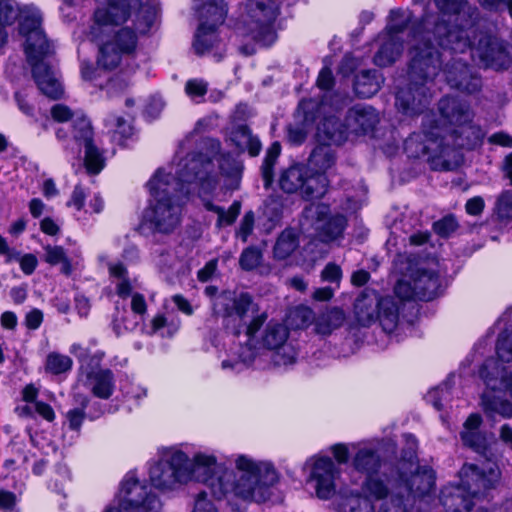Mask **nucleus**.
Returning <instances> with one entry per match:
<instances>
[{
	"mask_svg": "<svg viewBox=\"0 0 512 512\" xmlns=\"http://www.w3.org/2000/svg\"><path fill=\"white\" fill-rule=\"evenodd\" d=\"M481 423L482 418L479 414H471L463 424L460 438L464 446L479 454H484L488 447V441L486 434L480 431Z\"/></svg>",
	"mask_w": 512,
	"mask_h": 512,
	"instance_id": "30",
	"label": "nucleus"
},
{
	"mask_svg": "<svg viewBox=\"0 0 512 512\" xmlns=\"http://www.w3.org/2000/svg\"><path fill=\"white\" fill-rule=\"evenodd\" d=\"M394 293V297L401 303L404 300L417 299L416 289L415 285L413 284L412 276L410 277L409 280H399L394 287Z\"/></svg>",
	"mask_w": 512,
	"mask_h": 512,
	"instance_id": "51",
	"label": "nucleus"
},
{
	"mask_svg": "<svg viewBox=\"0 0 512 512\" xmlns=\"http://www.w3.org/2000/svg\"><path fill=\"white\" fill-rule=\"evenodd\" d=\"M389 23L386 27L390 37H397L398 34L404 32L412 22V13L402 9H393L389 14Z\"/></svg>",
	"mask_w": 512,
	"mask_h": 512,
	"instance_id": "44",
	"label": "nucleus"
},
{
	"mask_svg": "<svg viewBox=\"0 0 512 512\" xmlns=\"http://www.w3.org/2000/svg\"><path fill=\"white\" fill-rule=\"evenodd\" d=\"M235 465L237 473L218 463L213 454L197 452L191 460L186 455L185 470L189 474L188 481L204 483L217 499L232 494L243 500H268L271 496V487L278 479L272 464L239 455Z\"/></svg>",
	"mask_w": 512,
	"mask_h": 512,
	"instance_id": "3",
	"label": "nucleus"
},
{
	"mask_svg": "<svg viewBox=\"0 0 512 512\" xmlns=\"http://www.w3.org/2000/svg\"><path fill=\"white\" fill-rule=\"evenodd\" d=\"M336 122L334 115L325 117L319 131L325 134L330 143L340 145L349 134L365 135L372 132L379 122V115L373 107L357 104L348 110L345 124H339L337 130H329L330 124Z\"/></svg>",
	"mask_w": 512,
	"mask_h": 512,
	"instance_id": "11",
	"label": "nucleus"
},
{
	"mask_svg": "<svg viewBox=\"0 0 512 512\" xmlns=\"http://www.w3.org/2000/svg\"><path fill=\"white\" fill-rule=\"evenodd\" d=\"M106 126L115 129V132L123 137H129L132 134V127L122 117L110 115L106 120Z\"/></svg>",
	"mask_w": 512,
	"mask_h": 512,
	"instance_id": "62",
	"label": "nucleus"
},
{
	"mask_svg": "<svg viewBox=\"0 0 512 512\" xmlns=\"http://www.w3.org/2000/svg\"><path fill=\"white\" fill-rule=\"evenodd\" d=\"M266 320L267 314L265 312L254 316L248 325H246V321L244 320L241 329L246 326L248 341L244 345L238 344L231 349L229 358L221 362L223 370H231L238 373L251 365L260 369L266 368L268 353L261 347L257 348L253 344L255 335Z\"/></svg>",
	"mask_w": 512,
	"mask_h": 512,
	"instance_id": "12",
	"label": "nucleus"
},
{
	"mask_svg": "<svg viewBox=\"0 0 512 512\" xmlns=\"http://www.w3.org/2000/svg\"><path fill=\"white\" fill-rule=\"evenodd\" d=\"M326 105L327 103L324 100L320 104L313 99L302 100L298 105V113L303 114V121L305 123H312L317 118L314 110L317 109V112L325 111Z\"/></svg>",
	"mask_w": 512,
	"mask_h": 512,
	"instance_id": "49",
	"label": "nucleus"
},
{
	"mask_svg": "<svg viewBox=\"0 0 512 512\" xmlns=\"http://www.w3.org/2000/svg\"><path fill=\"white\" fill-rule=\"evenodd\" d=\"M193 512H218L213 502L207 498V493L202 491L198 493Z\"/></svg>",
	"mask_w": 512,
	"mask_h": 512,
	"instance_id": "64",
	"label": "nucleus"
},
{
	"mask_svg": "<svg viewBox=\"0 0 512 512\" xmlns=\"http://www.w3.org/2000/svg\"><path fill=\"white\" fill-rule=\"evenodd\" d=\"M457 222L453 216H447L434 223V231L441 237H448L457 229Z\"/></svg>",
	"mask_w": 512,
	"mask_h": 512,
	"instance_id": "60",
	"label": "nucleus"
},
{
	"mask_svg": "<svg viewBox=\"0 0 512 512\" xmlns=\"http://www.w3.org/2000/svg\"><path fill=\"white\" fill-rule=\"evenodd\" d=\"M109 272L112 277L117 279V295L123 299L131 297L132 312L135 315L139 316V318H142L147 309L146 301L142 294L138 292L133 293L132 285L129 279L127 278L126 267L120 262L110 263Z\"/></svg>",
	"mask_w": 512,
	"mask_h": 512,
	"instance_id": "27",
	"label": "nucleus"
},
{
	"mask_svg": "<svg viewBox=\"0 0 512 512\" xmlns=\"http://www.w3.org/2000/svg\"><path fill=\"white\" fill-rule=\"evenodd\" d=\"M72 368V359L57 352L48 354L46 358V370L52 374L58 375L65 373Z\"/></svg>",
	"mask_w": 512,
	"mask_h": 512,
	"instance_id": "47",
	"label": "nucleus"
},
{
	"mask_svg": "<svg viewBox=\"0 0 512 512\" xmlns=\"http://www.w3.org/2000/svg\"><path fill=\"white\" fill-rule=\"evenodd\" d=\"M211 163L195 157L179 161L169 172L158 169L147 183L151 200L145 209L143 221L162 234L173 232L181 221V199L192 192V186L201 188V194H211L217 179L211 174Z\"/></svg>",
	"mask_w": 512,
	"mask_h": 512,
	"instance_id": "2",
	"label": "nucleus"
},
{
	"mask_svg": "<svg viewBox=\"0 0 512 512\" xmlns=\"http://www.w3.org/2000/svg\"><path fill=\"white\" fill-rule=\"evenodd\" d=\"M345 321V313L339 308H330L321 312L315 318V332L320 335H330L340 328Z\"/></svg>",
	"mask_w": 512,
	"mask_h": 512,
	"instance_id": "38",
	"label": "nucleus"
},
{
	"mask_svg": "<svg viewBox=\"0 0 512 512\" xmlns=\"http://www.w3.org/2000/svg\"><path fill=\"white\" fill-rule=\"evenodd\" d=\"M289 329L283 323L270 321L260 334L259 342L275 367H287L296 362L297 351L288 342Z\"/></svg>",
	"mask_w": 512,
	"mask_h": 512,
	"instance_id": "17",
	"label": "nucleus"
},
{
	"mask_svg": "<svg viewBox=\"0 0 512 512\" xmlns=\"http://www.w3.org/2000/svg\"><path fill=\"white\" fill-rule=\"evenodd\" d=\"M159 7L142 0H107L93 14L88 32L98 45V64L118 67L125 58L134 56L141 36L155 26Z\"/></svg>",
	"mask_w": 512,
	"mask_h": 512,
	"instance_id": "1",
	"label": "nucleus"
},
{
	"mask_svg": "<svg viewBox=\"0 0 512 512\" xmlns=\"http://www.w3.org/2000/svg\"><path fill=\"white\" fill-rule=\"evenodd\" d=\"M372 510L369 499L359 495L347 498L344 504V512H372Z\"/></svg>",
	"mask_w": 512,
	"mask_h": 512,
	"instance_id": "55",
	"label": "nucleus"
},
{
	"mask_svg": "<svg viewBox=\"0 0 512 512\" xmlns=\"http://www.w3.org/2000/svg\"><path fill=\"white\" fill-rule=\"evenodd\" d=\"M204 292L212 299L214 315L222 317L226 328H231L236 335L240 333L248 314L257 311V304L247 292L225 290L218 293L215 286H207Z\"/></svg>",
	"mask_w": 512,
	"mask_h": 512,
	"instance_id": "10",
	"label": "nucleus"
},
{
	"mask_svg": "<svg viewBox=\"0 0 512 512\" xmlns=\"http://www.w3.org/2000/svg\"><path fill=\"white\" fill-rule=\"evenodd\" d=\"M408 449L402 451L390 484L389 495L394 503L395 512H404L405 499L422 498L429 495L435 487V472L428 466H419L416 456L417 440L413 435L406 436Z\"/></svg>",
	"mask_w": 512,
	"mask_h": 512,
	"instance_id": "6",
	"label": "nucleus"
},
{
	"mask_svg": "<svg viewBox=\"0 0 512 512\" xmlns=\"http://www.w3.org/2000/svg\"><path fill=\"white\" fill-rule=\"evenodd\" d=\"M352 465L356 471L366 475L363 490L368 496L377 500L388 497L390 491L388 480H392L395 471H391V475H388L386 471L379 474L382 460L375 449L360 448L353 457Z\"/></svg>",
	"mask_w": 512,
	"mask_h": 512,
	"instance_id": "14",
	"label": "nucleus"
},
{
	"mask_svg": "<svg viewBox=\"0 0 512 512\" xmlns=\"http://www.w3.org/2000/svg\"><path fill=\"white\" fill-rule=\"evenodd\" d=\"M475 50L486 68L502 70L511 64V57L505 46L494 37L481 38Z\"/></svg>",
	"mask_w": 512,
	"mask_h": 512,
	"instance_id": "25",
	"label": "nucleus"
},
{
	"mask_svg": "<svg viewBox=\"0 0 512 512\" xmlns=\"http://www.w3.org/2000/svg\"><path fill=\"white\" fill-rule=\"evenodd\" d=\"M19 15L12 0H0V26L11 25Z\"/></svg>",
	"mask_w": 512,
	"mask_h": 512,
	"instance_id": "54",
	"label": "nucleus"
},
{
	"mask_svg": "<svg viewBox=\"0 0 512 512\" xmlns=\"http://www.w3.org/2000/svg\"><path fill=\"white\" fill-rule=\"evenodd\" d=\"M96 64H97V66L94 67L91 62H88V61H82L81 62V64H80V72H81V77H82L83 80L95 81L99 77L100 70L111 71V70H114L116 68V67H113V68L101 67L98 64V59L96 60Z\"/></svg>",
	"mask_w": 512,
	"mask_h": 512,
	"instance_id": "59",
	"label": "nucleus"
},
{
	"mask_svg": "<svg viewBox=\"0 0 512 512\" xmlns=\"http://www.w3.org/2000/svg\"><path fill=\"white\" fill-rule=\"evenodd\" d=\"M278 185L288 194L299 192L306 200L323 197L328 188V179L321 173H311L303 164H293L283 169L278 178Z\"/></svg>",
	"mask_w": 512,
	"mask_h": 512,
	"instance_id": "13",
	"label": "nucleus"
},
{
	"mask_svg": "<svg viewBox=\"0 0 512 512\" xmlns=\"http://www.w3.org/2000/svg\"><path fill=\"white\" fill-rule=\"evenodd\" d=\"M198 15L200 24L216 28L221 25L227 15V7L224 0H208L200 8Z\"/></svg>",
	"mask_w": 512,
	"mask_h": 512,
	"instance_id": "37",
	"label": "nucleus"
},
{
	"mask_svg": "<svg viewBox=\"0 0 512 512\" xmlns=\"http://www.w3.org/2000/svg\"><path fill=\"white\" fill-rule=\"evenodd\" d=\"M186 454L179 449H168L162 459L150 468V481L159 490H172L188 482L185 470Z\"/></svg>",
	"mask_w": 512,
	"mask_h": 512,
	"instance_id": "18",
	"label": "nucleus"
},
{
	"mask_svg": "<svg viewBox=\"0 0 512 512\" xmlns=\"http://www.w3.org/2000/svg\"><path fill=\"white\" fill-rule=\"evenodd\" d=\"M19 15V32L26 38L25 53L38 51L40 54H51L52 46L41 28L40 10L33 5H28L20 11Z\"/></svg>",
	"mask_w": 512,
	"mask_h": 512,
	"instance_id": "21",
	"label": "nucleus"
},
{
	"mask_svg": "<svg viewBox=\"0 0 512 512\" xmlns=\"http://www.w3.org/2000/svg\"><path fill=\"white\" fill-rule=\"evenodd\" d=\"M380 296L374 290L363 291L356 299L354 312L361 326H370L378 320Z\"/></svg>",
	"mask_w": 512,
	"mask_h": 512,
	"instance_id": "32",
	"label": "nucleus"
},
{
	"mask_svg": "<svg viewBox=\"0 0 512 512\" xmlns=\"http://www.w3.org/2000/svg\"><path fill=\"white\" fill-rule=\"evenodd\" d=\"M119 497V507L110 506L104 512H158L161 507L157 496L141 485L132 472L121 482Z\"/></svg>",
	"mask_w": 512,
	"mask_h": 512,
	"instance_id": "16",
	"label": "nucleus"
},
{
	"mask_svg": "<svg viewBox=\"0 0 512 512\" xmlns=\"http://www.w3.org/2000/svg\"><path fill=\"white\" fill-rule=\"evenodd\" d=\"M411 276L418 300L430 301L439 294L440 277L435 270L418 268Z\"/></svg>",
	"mask_w": 512,
	"mask_h": 512,
	"instance_id": "31",
	"label": "nucleus"
},
{
	"mask_svg": "<svg viewBox=\"0 0 512 512\" xmlns=\"http://www.w3.org/2000/svg\"><path fill=\"white\" fill-rule=\"evenodd\" d=\"M439 14L426 12L414 26L425 29L442 49L463 53L472 47L479 11L467 0H434Z\"/></svg>",
	"mask_w": 512,
	"mask_h": 512,
	"instance_id": "5",
	"label": "nucleus"
},
{
	"mask_svg": "<svg viewBox=\"0 0 512 512\" xmlns=\"http://www.w3.org/2000/svg\"><path fill=\"white\" fill-rule=\"evenodd\" d=\"M445 79L451 88L466 92L475 93L481 88V79L471 73L469 67L458 59H453L444 69Z\"/></svg>",
	"mask_w": 512,
	"mask_h": 512,
	"instance_id": "26",
	"label": "nucleus"
},
{
	"mask_svg": "<svg viewBox=\"0 0 512 512\" xmlns=\"http://www.w3.org/2000/svg\"><path fill=\"white\" fill-rule=\"evenodd\" d=\"M11 455L7 457L0 468V478L7 479L11 477L14 481L13 488L21 489L24 481L28 477L27 462L28 454L16 445L9 446Z\"/></svg>",
	"mask_w": 512,
	"mask_h": 512,
	"instance_id": "28",
	"label": "nucleus"
},
{
	"mask_svg": "<svg viewBox=\"0 0 512 512\" xmlns=\"http://www.w3.org/2000/svg\"><path fill=\"white\" fill-rule=\"evenodd\" d=\"M330 208L326 204H310L303 211V217L317 232L320 241L329 243L341 238L347 225L345 216H329Z\"/></svg>",
	"mask_w": 512,
	"mask_h": 512,
	"instance_id": "19",
	"label": "nucleus"
},
{
	"mask_svg": "<svg viewBox=\"0 0 512 512\" xmlns=\"http://www.w3.org/2000/svg\"><path fill=\"white\" fill-rule=\"evenodd\" d=\"M425 399L427 403L431 404L438 411L451 408L453 399L452 379L448 378L438 387L428 391Z\"/></svg>",
	"mask_w": 512,
	"mask_h": 512,
	"instance_id": "40",
	"label": "nucleus"
},
{
	"mask_svg": "<svg viewBox=\"0 0 512 512\" xmlns=\"http://www.w3.org/2000/svg\"><path fill=\"white\" fill-rule=\"evenodd\" d=\"M484 137L485 131L480 125L475 124L473 120L470 123L458 125L448 130L442 129L443 142L453 149L457 166L461 160L458 149H475L482 144Z\"/></svg>",
	"mask_w": 512,
	"mask_h": 512,
	"instance_id": "22",
	"label": "nucleus"
},
{
	"mask_svg": "<svg viewBox=\"0 0 512 512\" xmlns=\"http://www.w3.org/2000/svg\"><path fill=\"white\" fill-rule=\"evenodd\" d=\"M496 351L501 361L509 362L512 359V335L507 331L499 334Z\"/></svg>",
	"mask_w": 512,
	"mask_h": 512,
	"instance_id": "53",
	"label": "nucleus"
},
{
	"mask_svg": "<svg viewBox=\"0 0 512 512\" xmlns=\"http://www.w3.org/2000/svg\"><path fill=\"white\" fill-rule=\"evenodd\" d=\"M404 150L410 158L426 157L434 170L450 171L457 168L453 149L444 144L442 129L438 126L429 131L412 133L404 142Z\"/></svg>",
	"mask_w": 512,
	"mask_h": 512,
	"instance_id": "9",
	"label": "nucleus"
},
{
	"mask_svg": "<svg viewBox=\"0 0 512 512\" xmlns=\"http://www.w3.org/2000/svg\"><path fill=\"white\" fill-rule=\"evenodd\" d=\"M208 90V84L203 79H190L185 85V92L194 101L199 102Z\"/></svg>",
	"mask_w": 512,
	"mask_h": 512,
	"instance_id": "56",
	"label": "nucleus"
},
{
	"mask_svg": "<svg viewBox=\"0 0 512 512\" xmlns=\"http://www.w3.org/2000/svg\"><path fill=\"white\" fill-rule=\"evenodd\" d=\"M460 485L445 487L440 493V504L445 512H469L473 498H480L495 487L500 471L495 465L478 467L464 464L459 471Z\"/></svg>",
	"mask_w": 512,
	"mask_h": 512,
	"instance_id": "7",
	"label": "nucleus"
},
{
	"mask_svg": "<svg viewBox=\"0 0 512 512\" xmlns=\"http://www.w3.org/2000/svg\"><path fill=\"white\" fill-rule=\"evenodd\" d=\"M281 146L278 142L273 143L264 158V161L261 166V174L264 181V187L268 189L273 182V169L276 163V160L280 154Z\"/></svg>",
	"mask_w": 512,
	"mask_h": 512,
	"instance_id": "45",
	"label": "nucleus"
},
{
	"mask_svg": "<svg viewBox=\"0 0 512 512\" xmlns=\"http://www.w3.org/2000/svg\"><path fill=\"white\" fill-rule=\"evenodd\" d=\"M335 162V156L332 150L327 146L316 147L308 160V168L311 173H321L332 167Z\"/></svg>",
	"mask_w": 512,
	"mask_h": 512,
	"instance_id": "42",
	"label": "nucleus"
},
{
	"mask_svg": "<svg viewBox=\"0 0 512 512\" xmlns=\"http://www.w3.org/2000/svg\"><path fill=\"white\" fill-rule=\"evenodd\" d=\"M315 318L313 310L307 306L296 307L291 312V319L297 328H304L312 322L315 323Z\"/></svg>",
	"mask_w": 512,
	"mask_h": 512,
	"instance_id": "52",
	"label": "nucleus"
},
{
	"mask_svg": "<svg viewBox=\"0 0 512 512\" xmlns=\"http://www.w3.org/2000/svg\"><path fill=\"white\" fill-rule=\"evenodd\" d=\"M51 115L58 122L72 120V137L66 141L64 149L72 158L78 159L84 148V163L87 172L98 174L104 167V158L93 143V130L90 121L82 114L74 113L63 104H55L51 108Z\"/></svg>",
	"mask_w": 512,
	"mask_h": 512,
	"instance_id": "8",
	"label": "nucleus"
},
{
	"mask_svg": "<svg viewBox=\"0 0 512 512\" xmlns=\"http://www.w3.org/2000/svg\"><path fill=\"white\" fill-rule=\"evenodd\" d=\"M199 194L202 198L203 206L207 211L214 212L218 215L217 225H231L238 217L241 209L240 201H234L229 209L226 211L223 207L213 204L210 200L205 199V193L201 194V188H199Z\"/></svg>",
	"mask_w": 512,
	"mask_h": 512,
	"instance_id": "41",
	"label": "nucleus"
},
{
	"mask_svg": "<svg viewBox=\"0 0 512 512\" xmlns=\"http://www.w3.org/2000/svg\"><path fill=\"white\" fill-rule=\"evenodd\" d=\"M142 318L134 315L131 319L129 316H124L120 321L117 317L113 321V327L115 332L119 335L124 331H134L138 328Z\"/></svg>",
	"mask_w": 512,
	"mask_h": 512,
	"instance_id": "58",
	"label": "nucleus"
},
{
	"mask_svg": "<svg viewBox=\"0 0 512 512\" xmlns=\"http://www.w3.org/2000/svg\"><path fill=\"white\" fill-rule=\"evenodd\" d=\"M244 8L241 22L246 28V34L257 42L271 44L275 38L273 23L278 14L275 1L248 0Z\"/></svg>",
	"mask_w": 512,
	"mask_h": 512,
	"instance_id": "15",
	"label": "nucleus"
},
{
	"mask_svg": "<svg viewBox=\"0 0 512 512\" xmlns=\"http://www.w3.org/2000/svg\"><path fill=\"white\" fill-rule=\"evenodd\" d=\"M238 134L241 137L239 145L245 146L251 156H257L261 150V143L259 139L252 135L250 129L247 126H240Z\"/></svg>",
	"mask_w": 512,
	"mask_h": 512,
	"instance_id": "50",
	"label": "nucleus"
},
{
	"mask_svg": "<svg viewBox=\"0 0 512 512\" xmlns=\"http://www.w3.org/2000/svg\"><path fill=\"white\" fill-rule=\"evenodd\" d=\"M255 216L253 211H248L245 213L244 217L241 220L239 229L237 231V236L243 241L246 242L248 237L252 234L254 229Z\"/></svg>",
	"mask_w": 512,
	"mask_h": 512,
	"instance_id": "61",
	"label": "nucleus"
},
{
	"mask_svg": "<svg viewBox=\"0 0 512 512\" xmlns=\"http://www.w3.org/2000/svg\"><path fill=\"white\" fill-rule=\"evenodd\" d=\"M221 144L219 140L213 138H205L201 142V151L198 153H189L186 157L181 158L179 161H184L187 158L195 157L199 160H208L210 161L211 174L216 177L218 180V176L214 171L213 159L217 158L219 162V169L221 173L231 179V183L228 185V189L235 190L238 189L242 167L238 161L232 158L229 154H220Z\"/></svg>",
	"mask_w": 512,
	"mask_h": 512,
	"instance_id": "20",
	"label": "nucleus"
},
{
	"mask_svg": "<svg viewBox=\"0 0 512 512\" xmlns=\"http://www.w3.org/2000/svg\"><path fill=\"white\" fill-rule=\"evenodd\" d=\"M45 250V261L51 265L64 262L66 260V254L61 246L47 245L44 247Z\"/></svg>",
	"mask_w": 512,
	"mask_h": 512,
	"instance_id": "63",
	"label": "nucleus"
},
{
	"mask_svg": "<svg viewBox=\"0 0 512 512\" xmlns=\"http://www.w3.org/2000/svg\"><path fill=\"white\" fill-rule=\"evenodd\" d=\"M497 214L501 219H512V191H505L498 198Z\"/></svg>",
	"mask_w": 512,
	"mask_h": 512,
	"instance_id": "57",
	"label": "nucleus"
},
{
	"mask_svg": "<svg viewBox=\"0 0 512 512\" xmlns=\"http://www.w3.org/2000/svg\"><path fill=\"white\" fill-rule=\"evenodd\" d=\"M401 302L394 296L380 297L378 321L387 333L393 332L398 326Z\"/></svg>",
	"mask_w": 512,
	"mask_h": 512,
	"instance_id": "35",
	"label": "nucleus"
},
{
	"mask_svg": "<svg viewBox=\"0 0 512 512\" xmlns=\"http://www.w3.org/2000/svg\"><path fill=\"white\" fill-rule=\"evenodd\" d=\"M403 42L398 37H390L382 43L374 56V63L379 67L392 65L402 54Z\"/></svg>",
	"mask_w": 512,
	"mask_h": 512,
	"instance_id": "39",
	"label": "nucleus"
},
{
	"mask_svg": "<svg viewBox=\"0 0 512 512\" xmlns=\"http://www.w3.org/2000/svg\"><path fill=\"white\" fill-rule=\"evenodd\" d=\"M50 54H40L38 51L26 53L27 61L32 67L33 78L40 91L49 98L58 99L63 94V88L55 71L44 59Z\"/></svg>",
	"mask_w": 512,
	"mask_h": 512,
	"instance_id": "23",
	"label": "nucleus"
},
{
	"mask_svg": "<svg viewBox=\"0 0 512 512\" xmlns=\"http://www.w3.org/2000/svg\"><path fill=\"white\" fill-rule=\"evenodd\" d=\"M298 247V239L293 229H285L274 245V257L279 260L289 257Z\"/></svg>",
	"mask_w": 512,
	"mask_h": 512,
	"instance_id": "43",
	"label": "nucleus"
},
{
	"mask_svg": "<svg viewBox=\"0 0 512 512\" xmlns=\"http://www.w3.org/2000/svg\"><path fill=\"white\" fill-rule=\"evenodd\" d=\"M339 474L338 468L329 457H319L314 460L307 484L311 485L320 499H329L335 493V479Z\"/></svg>",
	"mask_w": 512,
	"mask_h": 512,
	"instance_id": "24",
	"label": "nucleus"
},
{
	"mask_svg": "<svg viewBox=\"0 0 512 512\" xmlns=\"http://www.w3.org/2000/svg\"><path fill=\"white\" fill-rule=\"evenodd\" d=\"M415 44L410 49L409 83L396 94V107L406 115L423 112L433 97L435 78L442 68L441 54L433 36H425V29H411Z\"/></svg>",
	"mask_w": 512,
	"mask_h": 512,
	"instance_id": "4",
	"label": "nucleus"
},
{
	"mask_svg": "<svg viewBox=\"0 0 512 512\" xmlns=\"http://www.w3.org/2000/svg\"><path fill=\"white\" fill-rule=\"evenodd\" d=\"M221 41L218 37L216 28L212 26H206V24H200L195 34L193 42V48L195 53L198 55H204L206 53H213V57L216 61H220L223 58V54L219 52Z\"/></svg>",
	"mask_w": 512,
	"mask_h": 512,
	"instance_id": "33",
	"label": "nucleus"
},
{
	"mask_svg": "<svg viewBox=\"0 0 512 512\" xmlns=\"http://www.w3.org/2000/svg\"><path fill=\"white\" fill-rule=\"evenodd\" d=\"M70 481L71 472L67 465L64 463L56 464L50 475L49 487L55 492L62 494L64 493L66 484Z\"/></svg>",
	"mask_w": 512,
	"mask_h": 512,
	"instance_id": "46",
	"label": "nucleus"
},
{
	"mask_svg": "<svg viewBox=\"0 0 512 512\" xmlns=\"http://www.w3.org/2000/svg\"><path fill=\"white\" fill-rule=\"evenodd\" d=\"M262 253L257 247L251 246L244 249L239 258V265L243 270L251 271L259 266Z\"/></svg>",
	"mask_w": 512,
	"mask_h": 512,
	"instance_id": "48",
	"label": "nucleus"
},
{
	"mask_svg": "<svg viewBox=\"0 0 512 512\" xmlns=\"http://www.w3.org/2000/svg\"><path fill=\"white\" fill-rule=\"evenodd\" d=\"M438 110L442 119L454 128L458 125L470 123L474 113L470 105L459 98L445 96L438 103Z\"/></svg>",
	"mask_w": 512,
	"mask_h": 512,
	"instance_id": "29",
	"label": "nucleus"
},
{
	"mask_svg": "<svg viewBox=\"0 0 512 512\" xmlns=\"http://www.w3.org/2000/svg\"><path fill=\"white\" fill-rule=\"evenodd\" d=\"M86 385L94 396L108 399L115 388L113 372L110 369L90 370L86 374Z\"/></svg>",
	"mask_w": 512,
	"mask_h": 512,
	"instance_id": "34",
	"label": "nucleus"
},
{
	"mask_svg": "<svg viewBox=\"0 0 512 512\" xmlns=\"http://www.w3.org/2000/svg\"><path fill=\"white\" fill-rule=\"evenodd\" d=\"M382 81L377 70H363L355 77L354 91L361 98L372 97L380 90Z\"/></svg>",
	"mask_w": 512,
	"mask_h": 512,
	"instance_id": "36",
	"label": "nucleus"
}]
</instances>
